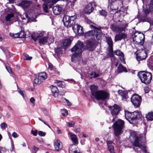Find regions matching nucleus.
Masks as SVG:
<instances>
[{
    "mask_svg": "<svg viewBox=\"0 0 153 153\" xmlns=\"http://www.w3.org/2000/svg\"><path fill=\"white\" fill-rule=\"evenodd\" d=\"M69 134L70 135V137L72 142L74 144H77L78 143V141L76 136L71 132L69 133Z\"/></svg>",
    "mask_w": 153,
    "mask_h": 153,
    "instance_id": "22",
    "label": "nucleus"
},
{
    "mask_svg": "<svg viewBox=\"0 0 153 153\" xmlns=\"http://www.w3.org/2000/svg\"><path fill=\"white\" fill-rule=\"evenodd\" d=\"M35 100L33 97H31L30 99V101L32 104H34L35 102Z\"/></svg>",
    "mask_w": 153,
    "mask_h": 153,
    "instance_id": "56",
    "label": "nucleus"
},
{
    "mask_svg": "<svg viewBox=\"0 0 153 153\" xmlns=\"http://www.w3.org/2000/svg\"><path fill=\"white\" fill-rule=\"evenodd\" d=\"M11 149H10V151L12 152L13 151H14V146L13 142H12L11 143Z\"/></svg>",
    "mask_w": 153,
    "mask_h": 153,
    "instance_id": "58",
    "label": "nucleus"
},
{
    "mask_svg": "<svg viewBox=\"0 0 153 153\" xmlns=\"http://www.w3.org/2000/svg\"><path fill=\"white\" fill-rule=\"evenodd\" d=\"M133 42L134 43L142 45L144 41V36L143 34L135 31L132 36Z\"/></svg>",
    "mask_w": 153,
    "mask_h": 153,
    "instance_id": "5",
    "label": "nucleus"
},
{
    "mask_svg": "<svg viewBox=\"0 0 153 153\" xmlns=\"http://www.w3.org/2000/svg\"><path fill=\"white\" fill-rule=\"evenodd\" d=\"M120 2L119 0L112 1L108 7V9L110 11H114L115 12L118 8V4Z\"/></svg>",
    "mask_w": 153,
    "mask_h": 153,
    "instance_id": "12",
    "label": "nucleus"
},
{
    "mask_svg": "<svg viewBox=\"0 0 153 153\" xmlns=\"http://www.w3.org/2000/svg\"><path fill=\"white\" fill-rule=\"evenodd\" d=\"M125 117L126 119L129 121H130V119L131 120H133V113H131L128 111H125Z\"/></svg>",
    "mask_w": 153,
    "mask_h": 153,
    "instance_id": "27",
    "label": "nucleus"
},
{
    "mask_svg": "<svg viewBox=\"0 0 153 153\" xmlns=\"http://www.w3.org/2000/svg\"><path fill=\"white\" fill-rule=\"evenodd\" d=\"M66 103H67V105H68V106H71L72 105V104L68 100H66Z\"/></svg>",
    "mask_w": 153,
    "mask_h": 153,
    "instance_id": "64",
    "label": "nucleus"
},
{
    "mask_svg": "<svg viewBox=\"0 0 153 153\" xmlns=\"http://www.w3.org/2000/svg\"><path fill=\"white\" fill-rule=\"evenodd\" d=\"M147 56V52L144 50L139 51L136 55V59L138 61L145 59Z\"/></svg>",
    "mask_w": 153,
    "mask_h": 153,
    "instance_id": "14",
    "label": "nucleus"
},
{
    "mask_svg": "<svg viewBox=\"0 0 153 153\" xmlns=\"http://www.w3.org/2000/svg\"><path fill=\"white\" fill-rule=\"evenodd\" d=\"M30 1L25 0L21 2V5L23 8L26 9L30 6Z\"/></svg>",
    "mask_w": 153,
    "mask_h": 153,
    "instance_id": "29",
    "label": "nucleus"
},
{
    "mask_svg": "<svg viewBox=\"0 0 153 153\" xmlns=\"http://www.w3.org/2000/svg\"><path fill=\"white\" fill-rule=\"evenodd\" d=\"M24 56L25 57L24 59L25 60H31L32 58L31 56H30L28 54L26 53L24 54Z\"/></svg>",
    "mask_w": 153,
    "mask_h": 153,
    "instance_id": "39",
    "label": "nucleus"
},
{
    "mask_svg": "<svg viewBox=\"0 0 153 153\" xmlns=\"http://www.w3.org/2000/svg\"><path fill=\"white\" fill-rule=\"evenodd\" d=\"M55 82L56 83L57 85L59 87L62 88H65V85L64 82L63 81L55 80Z\"/></svg>",
    "mask_w": 153,
    "mask_h": 153,
    "instance_id": "34",
    "label": "nucleus"
},
{
    "mask_svg": "<svg viewBox=\"0 0 153 153\" xmlns=\"http://www.w3.org/2000/svg\"><path fill=\"white\" fill-rule=\"evenodd\" d=\"M133 120L139 119L142 117V115L141 113L138 111H135L133 113Z\"/></svg>",
    "mask_w": 153,
    "mask_h": 153,
    "instance_id": "25",
    "label": "nucleus"
},
{
    "mask_svg": "<svg viewBox=\"0 0 153 153\" xmlns=\"http://www.w3.org/2000/svg\"><path fill=\"white\" fill-rule=\"evenodd\" d=\"M32 38L35 41L39 40V42L40 45H45L48 41V37L45 35V33L42 32L39 33L36 37L32 36Z\"/></svg>",
    "mask_w": 153,
    "mask_h": 153,
    "instance_id": "9",
    "label": "nucleus"
},
{
    "mask_svg": "<svg viewBox=\"0 0 153 153\" xmlns=\"http://www.w3.org/2000/svg\"><path fill=\"white\" fill-rule=\"evenodd\" d=\"M53 73H55L59 75V71H58V70L55 69H54L52 71Z\"/></svg>",
    "mask_w": 153,
    "mask_h": 153,
    "instance_id": "54",
    "label": "nucleus"
},
{
    "mask_svg": "<svg viewBox=\"0 0 153 153\" xmlns=\"http://www.w3.org/2000/svg\"><path fill=\"white\" fill-rule=\"evenodd\" d=\"M38 119L39 120L41 121L42 122L45 124L47 125L49 128H50V126L48 124V123L46 122H45L43 120H42L39 117Z\"/></svg>",
    "mask_w": 153,
    "mask_h": 153,
    "instance_id": "53",
    "label": "nucleus"
},
{
    "mask_svg": "<svg viewBox=\"0 0 153 153\" xmlns=\"http://www.w3.org/2000/svg\"><path fill=\"white\" fill-rule=\"evenodd\" d=\"M54 146L55 150L57 151L60 150L63 147L62 143L59 140H57L55 142Z\"/></svg>",
    "mask_w": 153,
    "mask_h": 153,
    "instance_id": "16",
    "label": "nucleus"
},
{
    "mask_svg": "<svg viewBox=\"0 0 153 153\" xmlns=\"http://www.w3.org/2000/svg\"><path fill=\"white\" fill-rule=\"evenodd\" d=\"M6 68L7 70V71H8V72L9 73H11V72H12L11 70L10 67H8L6 66Z\"/></svg>",
    "mask_w": 153,
    "mask_h": 153,
    "instance_id": "60",
    "label": "nucleus"
},
{
    "mask_svg": "<svg viewBox=\"0 0 153 153\" xmlns=\"http://www.w3.org/2000/svg\"><path fill=\"white\" fill-rule=\"evenodd\" d=\"M91 76L94 78L97 77L99 76V75L96 73L95 72L92 73L91 74Z\"/></svg>",
    "mask_w": 153,
    "mask_h": 153,
    "instance_id": "49",
    "label": "nucleus"
},
{
    "mask_svg": "<svg viewBox=\"0 0 153 153\" xmlns=\"http://www.w3.org/2000/svg\"><path fill=\"white\" fill-rule=\"evenodd\" d=\"M83 48L82 42L78 41L75 46L71 49L73 53L71 57L72 62L78 63L81 60V54Z\"/></svg>",
    "mask_w": 153,
    "mask_h": 153,
    "instance_id": "1",
    "label": "nucleus"
},
{
    "mask_svg": "<svg viewBox=\"0 0 153 153\" xmlns=\"http://www.w3.org/2000/svg\"><path fill=\"white\" fill-rule=\"evenodd\" d=\"M118 93L122 97L123 99L128 98V93L126 91L122 90H119L118 91Z\"/></svg>",
    "mask_w": 153,
    "mask_h": 153,
    "instance_id": "26",
    "label": "nucleus"
},
{
    "mask_svg": "<svg viewBox=\"0 0 153 153\" xmlns=\"http://www.w3.org/2000/svg\"><path fill=\"white\" fill-rule=\"evenodd\" d=\"M67 126H68L70 127H72L75 124V123L74 122H72L71 123L70 122H68L67 123Z\"/></svg>",
    "mask_w": 153,
    "mask_h": 153,
    "instance_id": "48",
    "label": "nucleus"
},
{
    "mask_svg": "<svg viewBox=\"0 0 153 153\" xmlns=\"http://www.w3.org/2000/svg\"><path fill=\"white\" fill-rule=\"evenodd\" d=\"M33 151L35 152V153H36V152L39 150V149L36 147L35 146H34L33 147Z\"/></svg>",
    "mask_w": 153,
    "mask_h": 153,
    "instance_id": "55",
    "label": "nucleus"
},
{
    "mask_svg": "<svg viewBox=\"0 0 153 153\" xmlns=\"http://www.w3.org/2000/svg\"><path fill=\"white\" fill-rule=\"evenodd\" d=\"M63 9L62 7L59 6H55L53 7V10L55 15L59 14L62 11Z\"/></svg>",
    "mask_w": 153,
    "mask_h": 153,
    "instance_id": "20",
    "label": "nucleus"
},
{
    "mask_svg": "<svg viewBox=\"0 0 153 153\" xmlns=\"http://www.w3.org/2000/svg\"><path fill=\"white\" fill-rule=\"evenodd\" d=\"M117 71L119 73H120L123 72H127L126 69L120 64L118 66Z\"/></svg>",
    "mask_w": 153,
    "mask_h": 153,
    "instance_id": "31",
    "label": "nucleus"
},
{
    "mask_svg": "<svg viewBox=\"0 0 153 153\" xmlns=\"http://www.w3.org/2000/svg\"><path fill=\"white\" fill-rule=\"evenodd\" d=\"M14 15L12 13H8L7 14L5 17V20L6 22L10 21L11 18H13Z\"/></svg>",
    "mask_w": 153,
    "mask_h": 153,
    "instance_id": "33",
    "label": "nucleus"
},
{
    "mask_svg": "<svg viewBox=\"0 0 153 153\" xmlns=\"http://www.w3.org/2000/svg\"><path fill=\"white\" fill-rule=\"evenodd\" d=\"M144 12L146 16L149 14V11L148 9H145L144 10Z\"/></svg>",
    "mask_w": 153,
    "mask_h": 153,
    "instance_id": "57",
    "label": "nucleus"
},
{
    "mask_svg": "<svg viewBox=\"0 0 153 153\" xmlns=\"http://www.w3.org/2000/svg\"><path fill=\"white\" fill-rule=\"evenodd\" d=\"M96 7V4L94 2L89 3L85 6L84 10V13L86 14H89L93 10L94 8Z\"/></svg>",
    "mask_w": 153,
    "mask_h": 153,
    "instance_id": "13",
    "label": "nucleus"
},
{
    "mask_svg": "<svg viewBox=\"0 0 153 153\" xmlns=\"http://www.w3.org/2000/svg\"><path fill=\"white\" fill-rule=\"evenodd\" d=\"M141 98L140 96L137 94H134L131 98V101L135 107H139L140 104Z\"/></svg>",
    "mask_w": 153,
    "mask_h": 153,
    "instance_id": "11",
    "label": "nucleus"
},
{
    "mask_svg": "<svg viewBox=\"0 0 153 153\" xmlns=\"http://www.w3.org/2000/svg\"><path fill=\"white\" fill-rule=\"evenodd\" d=\"M39 135L41 136H44L46 134V133L45 132H43L42 131H39L38 132Z\"/></svg>",
    "mask_w": 153,
    "mask_h": 153,
    "instance_id": "50",
    "label": "nucleus"
},
{
    "mask_svg": "<svg viewBox=\"0 0 153 153\" xmlns=\"http://www.w3.org/2000/svg\"><path fill=\"white\" fill-rule=\"evenodd\" d=\"M55 51L58 55L60 54L61 53V48L59 47L56 48Z\"/></svg>",
    "mask_w": 153,
    "mask_h": 153,
    "instance_id": "38",
    "label": "nucleus"
},
{
    "mask_svg": "<svg viewBox=\"0 0 153 153\" xmlns=\"http://www.w3.org/2000/svg\"><path fill=\"white\" fill-rule=\"evenodd\" d=\"M108 149L111 153H115L114 151V148L112 146H108Z\"/></svg>",
    "mask_w": 153,
    "mask_h": 153,
    "instance_id": "41",
    "label": "nucleus"
},
{
    "mask_svg": "<svg viewBox=\"0 0 153 153\" xmlns=\"http://www.w3.org/2000/svg\"><path fill=\"white\" fill-rule=\"evenodd\" d=\"M86 43V47L87 49L90 51L94 49V45L91 42H88Z\"/></svg>",
    "mask_w": 153,
    "mask_h": 153,
    "instance_id": "36",
    "label": "nucleus"
},
{
    "mask_svg": "<svg viewBox=\"0 0 153 153\" xmlns=\"http://www.w3.org/2000/svg\"><path fill=\"white\" fill-rule=\"evenodd\" d=\"M31 132L34 136H36L37 135V130H35L34 131H33V130H32L31 131Z\"/></svg>",
    "mask_w": 153,
    "mask_h": 153,
    "instance_id": "52",
    "label": "nucleus"
},
{
    "mask_svg": "<svg viewBox=\"0 0 153 153\" xmlns=\"http://www.w3.org/2000/svg\"><path fill=\"white\" fill-rule=\"evenodd\" d=\"M141 82L146 84H149L152 79V76L151 73L145 71H140L137 74Z\"/></svg>",
    "mask_w": 153,
    "mask_h": 153,
    "instance_id": "4",
    "label": "nucleus"
},
{
    "mask_svg": "<svg viewBox=\"0 0 153 153\" xmlns=\"http://www.w3.org/2000/svg\"><path fill=\"white\" fill-rule=\"evenodd\" d=\"M131 136L133 138L132 143L134 146L140 147L145 153H149L146 150L145 147L142 146L140 137L138 136L134 132L131 133Z\"/></svg>",
    "mask_w": 153,
    "mask_h": 153,
    "instance_id": "3",
    "label": "nucleus"
},
{
    "mask_svg": "<svg viewBox=\"0 0 153 153\" xmlns=\"http://www.w3.org/2000/svg\"><path fill=\"white\" fill-rule=\"evenodd\" d=\"M109 110L110 111L113 117L112 121L114 122V119L116 117L120 111V108L117 105L114 104L113 106H108Z\"/></svg>",
    "mask_w": 153,
    "mask_h": 153,
    "instance_id": "10",
    "label": "nucleus"
},
{
    "mask_svg": "<svg viewBox=\"0 0 153 153\" xmlns=\"http://www.w3.org/2000/svg\"><path fill=\"white\" fill-rule=\"evenodd\" d=\"M90 27L91 28H93V29L97 30L98 31H100L101 30V27L99 26L98 27H96L95 26H94V25H90Z\"/></svg>",
    "mask_w": 153,
    "mask_h": 153,
    "instance_id": "43",
    "label": "nucleus"
},
{
    "mask_svg": "<svg viewBox=\"0 0 153 153\" xmlns=\"http://www.w3.org/2000/svg\"><path fill=\"white\" fill-rule=\"evenodd\" d=\"M10 36L14 37V38H24L26 37V34L25 32L23 30H21L19 32L14 34H10Z\"/></svg>",
    "mask_w": 153,
    "mask_h": 153,
    "instance_id": "17",
    "label": "nucleus"
},
{
    "mask_svg": "<svg viewBox=\"0 0 153 153\" xmlns=\"http://www.w3.org/2000/svg\"><path fill=\"white\" fill-rule=\"evenodd\" d=\"M149 9L150 12L153 13V1L151 2L149 5Z\"/></svg>",
    "mask_w": 153,
    "mask_h": 153,
    "instance_id": "40",
    "label": "nucleus"
},
{
    "mask_svg": "<svg viewBox=\"0 0 153 153\" xmlns=\"http://www.w3.org/2000/svg\"><path fill=\"white\" fill-rule=\"evenodd\" d=\"M0 126L1 128L2 129H4L7 127V125L6 123H1Z\"/></svg>",
    "mask_w": 153,
    "mask_h": 153,
    "instance_id": "46",
    "label": "nucleus"
},
{
    "mask_svg": "<svg viewBox=\"0 0 153 153\" xmlns=\"http://www.w3.org/2000/svg\"><path fill=\"white\" fill-rule=\"evenodd\" d=\"M126 34L123 33H120L117 34L115 36L114 41L116 42L126 37Z\"/></svg>",
    "mask_w": 153,
    "mask_h": 153,
    "instance_id": "18",
    "label": "nucleus"
},
{
    "mask_svg": "<svg viewBox=\"0 0 153 153\" xmlns=\"http://www.w3.org/2000/svg\"><path fill=\"white\" fill-rule=\"evenodd\" d=\"M37 75L39 78H41L42 81L47 78V74L45 72L40 73Z\"/></svg>",
    "mask_w": 153,
    "mask_h": 153,
    "instance_id": "30",
    "label": "nucleus"
},
{
    "mask_svg": "<svg viewBox=\"0 0 153 153\" xmlns=\"http://www.w3.org/2000/svg\"><path fill=\"white\" fill-rule=\"evenodd\" d=\"M107 145L108 146H111V145L112 144V142L110 141H106Z\"/></svg>",
    "mask_w": 153,
    "mask_h": 153,
    "instance_id": "62",
    "label": "nucleus"
},
{
    "mask_svg": "<svg viewBox=\"0 0 153 153\" xmlns=\"http://www.w3.org/2000/svg\"><path fill=\"white\" fill-rule=\"evenodd\" d=\"M108 55L109 57H113L114 56L113 52H109Z\"/></svg>",
    "mask_w": 153,
    "mask_h": 153,
    "instance_id": "61",
    "label": "nucleus"
},
{
    "mask_svg": "<svg viewBox=\"0 0 153 153\" xmlns=\"http://www.w3.org/2000/svg\"><path fill=\"white\" fill-rule=\"evenodd\" d=\"M106 39L109 46H113V42L111 38L109 37H106Z\"/></svg>",
    "mask_w": 153,
    "mask_h": 153,
    "instance_id": "37",
    "label": "nucleus"
},
{
    "mask_svg": "<svg viewBox=\"0 0 153 153\" xmlns=\"http://www.w3.org/2000/svg\"><path fill=\"white\" fill-rule=\"evenodd\" d=\"M124 124V121L120 120H119L114 124V132L116 136H118L122 133Z\"/></svg>",
    "mask_w": 153,
    "mask_h": 153,
    "instance_id": "7",
    "label": "nucleus"
},
{
    "mask_svg": "<svg viewBox=\"0 0 153 153\" xmlns=\"http://www.w3.org/2000/svg\"><path fill=\"white\" fill-rule=\"evenodd\" d=\"M76 144H72L69 147V153H74L78 150H76L77 148V146Z\"/></svg>",
    "mask_w": 153,
    "mask_h": 153,
    "instance_id": "24",
    "label": "nucleus"
},
{
    "mask_svg": "<svg viewBox=\"0 0 153 153\" xmlns=\"http://www.w3.org/2000/svg\"><path fill=\"white\" fill-rule=\"evenodd\" d=\"M90 88L92 95L95 97L97 100H103L109 98V93L103 91H97V86L92 85L90 86Z\"/></svg>",
    "mask_w": 153,
    "mask_h": 153,
    "instance_id": "2",
    "label": "nucleus"
},
{
    "mask_svg": "<svg viewBox=\"0 0 153 153\" xmlns=\"http://www.w3.org/2000/svg\"><path fill=\"white\" fill-rule=\"evenodd\" d=\"M71 27L75 33L77 35H81L83 33L82 27L77 24L74 25Z\"/></svg>",
    "mask_w": 153,
    "mask_h": 153,
    "instance_id": "15",
    "label": "nucleus"
},
{
    "mask_svg": "<svg viewBox=\"0 0 153 153\" xmlns=\"http://www.w3.org/2000/svg\"><path fill=\"white\" fill-rule=\"evenodd\" d=\"M12 136L14 138L17 137L18 136L17 134L15 132H13L12 134Z\"/></svg>",
    "mask_w": 153,
    "mask_h": 153,
    "instance_id": "59",
    "label": "nucleus"
},
{
    "mask_svg": "<svg viewBox=\"0 0 153 153\" xmlns=\"http://www.w3.org/2000/svg\"><path fill=\"white\" fill-rule=\"evenodd\" d=\"M61 111L62 114L63 116H65L68 115V111L66 109H62Z\"/></svg>",
    "mask_w": 153,
    "mask_h": 153,
    "instance_id": "44",
    "label": "nucleus"
},
{
    "mask_svg": "<svg viewBox=\"0 0 153 153\" xmlns=\"http://www.w3.org/2000/svg\"><path fill=\"white\" fill-rule=\"evenodd\" d=\"M76 18L75 16L65 15L63 19L64 25L67 27H71L76 24L75 22Z\"/></svg>",
    "mask_w": 153,
    "mask_h": 153,
    "instance_id": "6",
    "label": "nucleus"
},
{
    "mask_svg": "<svg viewBox=\"0 0 153 153\" xmlns=\"http://www.w3.org/2000/svg\"><path fill=\"white\" fill-rule=\"evenodd\" d=\"M99 13L101 15L104 16H105L107 14V12L103 10L100 11Z\"/></svg>",
    "mask_w": 153,
    "mask_h": 153,
    "instance_id": "42",
    "label": "nucleus"
},
{
    "mask_svg": "<svg viewBox=\"0 0 153 153\" xmlns=\"http://www.w3.org/2000/svg\"><path fill=\"white\" fill-rule=\"evenodd\" d=\"M34 81V84L36 85L41 84L43 82L38 75L36 76Z\"/></svg>",
    "mask_w": 153,
    "mask_h": 153,
    "instance_id": "32",
    "label": "nucleus"
},
{
    "mask_svg": "<svg viewBox=\"0 0 153 153\" xmlns=\"http://www.w3.org/2000/svg\"><path fill=\"white\" fill-rule=\"evenodd\" d=\"M127 24L125 22L122 23L119 25L113 24L110 26V28L114 32H120L125 31L127 26Z\"/></svg>",
    "mask_w": 153,
    "mask_h": 153,
    "instance_id": "8",
    "label": "nucleus"
},
{
    "mask_svg": "<svg viewBox=\"0 0 153 153\" xmlns=\"http://www.w3.org/2000/svg\"><path fill=\"white\" fill-rule=\"evenodd\" d=\"M146 118L148 120L152 121L153 120V112L148 113L146 115Z\"/></svg>",
    "mask_w": 153,
    "mask_h": 153,
    "instance_id": "35",
    "label": "nucleus"
},
{
    "mask_svg": "<svg viewBox=\"0 0 153 153\" xmlns=\"http://www.w3.org/2000/svg\"><path fill=\"white\" fill-rule=\"evenodd\" d=\"M41 110L42 112H43L45 116H48V112L46 109L43 108H41Z\"/></svg>",
    "mask_w": 153,
    "mask_h": 153,
    "instance_id": "45",
    "label": "nucleus"
},
{
    "mask_svg": "<svg viewBox=\"0 0 153 153\" xmlns=\"http://www.w3.org/2000/svg\"><path fill=\"white\" fill-rule=\"evenodd\" d=\"M72 41V39L69 38L65 39L63 40L62 42V44L63 48L65 49L69 46L71 45Z\"/></svg>",
    "mask_w": 153,
    "mask_h": 153,
    "instance_id": "21",
    "label": "nucleus"
},
{
    "mask_svg": "<svg viewBox=\"0 0 153 153\" xmlns=\"http://www.w3.org/2000/svg\"><path fill=\"white\" fill-rule=\"evenodd\" d=\"M145 21L149 22L150 24L153 25V22H151V19L149 18H147L146 19Z\"/></svg>",
    "mask_w": 153,
    "mask_h": 153,
    "instance_id": "51",
    "label": "nucleus"
},
{
    "mask_svg": "<svg viewBox=\"0 0 153 153\" xmlns=\"http://www.w3.org/2000/svg\"><path fill=\"white\" fill-rule=\"evenodd\" d=\"M65 91L63 90L61 91H60L59 92V94L60 95H63L65 94Z\"/></svg>",
    "mask_w": 153,
    "mask_h": 153,
    "instance_id": "63",
    "label": "nucleus"
},
{
    "mask_svg": "<svg viewBox=\"0 0 153 153\" xmlns=\"http://www.w3.org/2000/svg\"><path fill=\"white\" fill-rule=\"evenodd\" d=\"M114 53L115 54L120 56V59L122 62L124 64L126 63L124 60L123 53L122 52L119 50H117L114 51Z\"/></svg>",
    "mask_w": 153,
    "mask_h": 153,
    "instance_id": "19",
    "label": "nucleus"
},
{
    "mask_svg": "<svg viewBox=\"0 0 153 153\" xmlns=\"http://www.w3.org/2000/svg\"><path fill=\"white\" fill-rule=\"evenodd\" d=\"M51 88L54 96L55 97H57L58 95V90L56 86L51 85Z\"/></svg>",
    "mask_w": 153,
    "mask_h": 153,
    "instance_id": "23",
    "label": "nucleus"
},
{
    "mask_svg": "<svg viewBox=\"0 0 153 153\" xmlns=\"http://www.w3.org/2000/svg\"><path fill=\"white\" fill-rule=\"evenodd\" d=\"M48 65V69L52 71H53L54 69V68L53 65L50 63Z\"/></svg>",
    "mask_w": 153,
    "mask_h": 153,
    "instance_id": "47",
    "label": "nucleus"
},
{
    "mask_svg": "<svg viewBox=\"0 0 153 153\" xmlns=\"http://www.w3.org/2000/svg\"><path fill=\"white\" fill-rule=\"evenodd\" d=\"M97 33L94 30H91L86 33V36H91L94 35H96V38H99L100 37V35L97 34Z\"/></svg>",
    "mask_w": 153,
    "mask_h": 153,
    "instance_id": "28",
    "label": "nucleus"
}]
</instances>
